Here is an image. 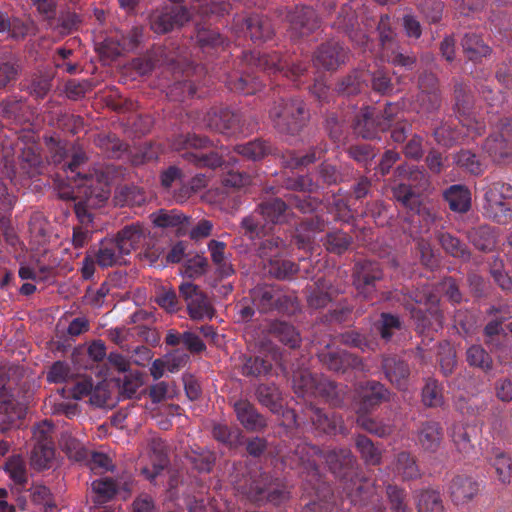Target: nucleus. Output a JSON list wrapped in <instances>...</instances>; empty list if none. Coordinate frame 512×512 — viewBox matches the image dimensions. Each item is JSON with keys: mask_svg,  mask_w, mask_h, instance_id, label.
I'll return each instance as SVG.
<instances>
[{"mask_svg": "<svg viewBox=\"0 0 512 512\" xmlns=\"http://www.w3.org/2000/svg\"><path fill=\"white\" fill-rule=\"evenodd\" d=\"M85 161V153L82 150L74 149L71 160L62 164V169L71 181V191H62L61 197L75 202V212L82 221L86 216L90 220L87 209L101 207L111 193L110 169L106 168L105 172H96L95 175L82 176L80 167Z\"/></svg>", "mask_w": 512, "mask_h": 512, "instance_id": "nucleus-1", "label": "nucleus"}, {"mask_svg": "<svg viewBox=\"0 0 512 512\" xmlns=\"http://www.w3.org/2000/svg\"><path fill=\"white\" fill-rule=\"evenodd\" d=\"M485 215L493 221L506 224L512 220V186L494 183L485 193Z\"/></svg>", "mask_w": 512, "mask_h": 512, "instance_id": "nucleus-2", "label": "nucleus"}, {"mask_svg": "<svg viewBox=\"0 0 512 512\" xmlns=\"http://www.w3.org/2000/svg\"><path fill=\"white\" fill-rule=\"evenodd\" d=\"M116 239L120 245V250L125 255L130 254L136 249H144L145 256L148 257L151 262H154L159 256L158 253L149 250L150 231L146 226L140 223L125 226L118 232Z\"/></svg>", "mask_w": 512, "mask_h": 512, "instance_id": "nucleus-3", "label": "nucleus"}, {"mask_svg": "<svg viewBox=\"0 0 512 512\" xmlns=\"http://www.w3.org/2000/svg\"><path fill=\"white\" fill-rule=\"evenodd\" d=\"M270 117L279 130L294 133L305 119L304 103L300 100L281 102L270 110Z\"/></svg>", "mask_w": 512, "mask_h": 512, "instance_id": "nucleus-4", "label": "nucleus"}, {"mask_svg": "<svg viewBox=\"0 0 512 512\" xmlns=\"http://www.w3.org/2000/svg\"><path fill=\"white\" fill-rule=\"evenodd\" d=\"M190 12L184 7L165 6L150 16V27L157 34H165L187 23Z\"/></svg>", "mask_w": 512, "mask_h": 512, "instance_id": "nucleus-5", "label": "nucleus"}, {"mask_svg": "<svg viewBox=\"0 0 512 512\" xmlns=\"http://www.w3.org/2000/svg\"><path fill=\"white\" fill-rule=\"evenodd\" d=\"M397 110L396 105L389 104L383 114L379 116L375 114L374 109L365 108L356 123L357 133L363 138L375 137L377 131H385L391 126L392 118Z\"/></svg>", "mask_w": 512, "mask_h": 512, "instance_id": "nucleus-6", "label": "nucleus"}, {"mask_svg": "<svg viewBox=\"0 0 512 512\" xmlns=\"http://www.w3.org/2000/svg\"><path fill=\"white\" fill-rule=\"evenodd\" d=\"M179 291L192 319L200 320L212 317V305L197 285L192 282H185L179 287Z\"/></svg>", "mask_w": 512, "mask_h": 512, "instance_id": "nucleus-7", "label": "nucleus"}, {"mask_svg": "<svg viewBox=\"0 0 512 512\" xmlns=\"http://www.w3.org/2000/svg\"><path fill=\"white\" fill-rule=\"evenodd\" d=\"M142 474L149 480L154 479L166 466L165 447L160 439H152L146 453L140 455Z\"/></svg>", "mask_w": 512, "mask_h": 512, "instance_id": "nucleus-8", "label": "nucleus"}, {"mask_svg": "<svg viewBox=\"0 0 512 512\" xmlns=\"http://www.w3.org/2000/svg\"><path fill=\"white\" fill-rule=\"evenodd\" d=\"M382 276L381 270L377 263L366 261L356 266L354 273V284L360 294L365 298H370L374 291L376 280Z\"/></svg>", "mask_w": 512, "mask_h": 512, "instance_id": "nucleus-9", "label": "nucleus"}, {"mask_svg": "<svg viewBox=\"0 0 512 512\" xmlns=\"http://www.w3.org/2000/svg\"><path fill=\"white\" fill-rule=\"evenodd\" d=\"M155 227L177 228L180 234H185L188 227V218L180 211L160 209L150 215Z\"/></svg>", "mask_w": 512, "mask_h": 512, "instance_id": "nucleus-10", "label": "nucleus"}, {"mask_svg": "<svg viewBox=\"0 0 512 512\" xmlns=\"http://www.w3.org/2000/svg\"><path fill=\"white\" fill-rule=\"evenodd\" d=\"M0 418L1 430L4 431L8 426L15 425L26 414V408L23 405L9 399L4 387H0Z\"/></svg>", "mask_w": 512, "mask_h": 512, "instance_id": "nucleus-11", "label": "nucleus"}, {"mask_svg": "<svg viewBox=\"0 0 512 512\" xmlns=\"http://www.w3.org/2000/svg\"><path fill=\"white\" fill-rule=\"evenodd\" d=\"M345 53L337 42H331L322 46L314 57V64L324 69H336L344 62Z\"/></svg>", "mask_w": 512, "mask_h": 512, "instance_id": "nucleus-12", "label": "nucleus"}, {"mask_svg": "<svg viewBox=\"0 0 512 512\" xmlns=\"http://www.w3.org/2000/svg\"><path fill=\"white\" fill-rule=\"evenodd\" d=\"M287 17L291 23V28L298 33L299 36L308 34L317 26L315 12L309 7L296 8V10Z\"/></svg>", "mask_w": 512, "mask_h": 512, "instance_id": "nucleus-13", "label": "nucleus"}, {"mask_svg": "<svg viewBox=\"0 0 512 512\" xmlns=\"http://www.w3.org/2000/svg\"><path fill=\"white\" fill-rule=\"evenodd\" d=\"M478 491L476 482L467 476H457L450 484V494L456 504H463L474 497Z\"/></svg>", "mask_w": 512, "mask_h": 512, "instance_id": "nucleus-14", "label": "nucleus"}, {"mask_svg": "<svg viewBox=\"0 0 512 512\" xmlns=\"http://www.w3.org/2000/svg\"><path fill=\"white\" fill-rule=\"evenodd\" d=\"M125 254L120 250L117 239H105L101 241L96 261L101 267H111L121 264Z\"/></svg>", "mask_w": 512, "mask_h": 512, "instance_id": "nucleus-15", "label": "nucleus"}, {"mask_svg": "<svg viewBox=\"0 0 512 512\" xmlns=\"http://www.w3.org/2000/svg\"><path fill=\"white\" fill-rule=\"evenodd\" d=\"M511 133V126L505 125L501 130V135H492L485 142V149L494 158V160H500L508 157L509 147L508 141Z\"/></svg>", "mask_w": 512, "mask_h": 512, "instance_id": "nucleus-16", "label": "nucleus"}, {"mask_svg": "<svg viewBox=\"0 0 512 512\" xmlns=\"http://www.w3.org/2000/svg\"><path fill=\"white\" fill-rule=\"evenodd\" d=\"M388 391L385 387L377 382L368 383L361 387L359 397L361 398V410L365 411L381 401L387 399Z\"/></svg>", "mask_w": 512, "mask_h": 512, "instance_id": "nucleus-17", "label": "nucleus"}, {"mask_svg": "<svg viewBox=\"0 0 512 512\" xmlns=\"http://www.w3.org/2000/svg\"><path fill=\"white\" fill-rule=\"evenodd\" d=\"M383 368L391 383L396 385L399 389L406 387L409 369L404 362L388 358L384 361Z\"/></svg>", "mask_w": 512, "mask_h": 512, "instance_id": "nucleus-18", "label": "nucleus"}, {"mask_svg": "<svg viewBox=\"0 0 512 512\" xmlns=\"http://www.w3.org/2000/svg\"><path fill=\"white\" fill-rule=\"evenodd\" d=\"M441 439V428L437 423L424 424L418 434V443L424 450L430 452H435L438 449Z\"/></svg>", "mask_w": 512, "mask_h": 512, "instance_id": "nucleus-19", "label": "nucleus"}, {"mask_svg": "<svg viewBox=\"0 0 512 512\" xmlns=\"http://www.w3.org/2000/svg\"><path fill=\"white\" fill-rule=\"evenodd\" d=\"M234 407L239 421L247 429L255 430L264 425L262 417L249 402L241 400L236 402Z\"/></svg>", "mask_w": 512, "mask_h": 512, "instance_id": "nucleus-20", "label": "nucleus"}, {"mask_svg": "<svg viewBox=\"0 0 512 512\" xmlns=\"http://www.w3.org/2000/svg\"><path fill=\"white\" fill-rule=\"evenodd\" d=\"M320 358L330 370L336 372L345 370L348 367H356L358 364V359L345 351L337 353L329 352L327 354L321 353Z\"/></svg>", "mask_w": 512, "mask_h": 512, "instance_id": "nucleus-21", "label": "nucleus"}, {"mask_svg": "<svg viewBox=\"0 0 512 512\" xmlns=\"http://www.w3.org/2000/svg\"><path fill=\"white\" fill-rule=\"evenodd\" d=\"M445 198L449 203L450 208L456 212H465L470 207V193L460 185L451 186L445 192Z\"/></svg>", "mask_w": 512, "mask_h": 512, "instance_id": "nucleus-22", "label": "nucleus"}, {"mask_svg": "<svg viewBox=\"0 0 512 512\" xmlns=\"http://www.w3.org/2000/svg\"><path fill=\"white\" fill-rule=\"evenodd\" d=\"M253 302L265 312L270 310L279 300L278 291L271 286H259L252 292Z\"/></svg>", "mask_w": 512, "mask_h": 512, "instance_id": "nucleus-23", "label": "nucleus"}, {"mask_svg": "<svg viewBox=\"0 0 512 512\" xmlns=\"http://www.w3.org/2000/svg\"><path fill=\"white\" fill-rule=\"evenodd\" d=\"M462 46L470 60L476 61L490 53L488 45L476 34H466L462 40Z\"/></svg>", "mask_w": 512, "mask_h": 512, "instance_id": "nucleus-24", "label": "nucleus"}, {"mask_svg": "<svg viewBox=\"0 0 512 512\" xmlns=\"http://www.w3.org/2000/svg\"><path fill=\"white\" fill-rule=\"evenodd\" d=\"M225 247V243L217 240H211L208 244V249L211 253L213 262L218 266L220 274L227 277L231 275L234 270L231 264L226 261Z\"/></svg>", "mask_w": 512, "mask_h": 512, "instance_id": "nucleus-25", "label": "nucleus"}, {"mask_svg": "<svg viewBox=\"0 0 512 512\" xmlns=\"http://www.w3.org/2000/svg\"><path fill=\"white\" fill-rule=\"evenodd\" d=\"M54 457V448L52 443L35 444L31 453V464L37 469L49 467Z\"/></svg>", "mask_w": 512, "mask_h": 512, "instance_id": "nucleus-26", "label": "nucleus"}, {"mask_svg": "<svg viewBox=\"0 0 512 512\" xmlns=\"http://www.w3.org/2000/svg\"><path fill=\"white\" fill-rule=\"evenodd\" d=\"M5 470L14 484L22 486L27 481L25 462L20 456L11 457L6 463Z\"/></svg>", "mask_w": 512, "mask_h": 512, "instance_id": "nucleus-27", "label": "nucleus"}, {"mask_svg": "<svg viewBox=\"0 0 512 512\" xmlns=\"http://www.w3.org/2000/svg\"><path fill=\"white\" fill-rule=\"evenodd\" d=\"M394 197L401 202L405 207L410 210L417 209V212H420L418 208L419 205V195L416 191H414L410 185L400 184L393 189Z\"/></svg>", "mask_w": 512, "mask_h": 512, "instance_id": "nucleus-28", "label": "nucleus"}, {"mask_svg": "<svg viewBox=\"0 0 512 512\" xmlns=\"http://www.w3.org/2000/svg\"><path fill=\"white\" fill-rule=\"evenodd\" d=\"M417 507L419 512H443L441 497L436 491H424L419 495Z\"/></svg>", "mask_w": 512, "mask_h": 512, "instance_id": "nucleus-29", "label": "nucleus"}, {"mask_svg": "<svg viewBox=\"0 0 512 512\" xmlns=\"http://www.w3.org/2000/svg\"><path fill=\"white\" fill-rule=\"evenodd\" d=\"M260 209L261 214L267 221L278 223L282 221L287 206L281 199H273L263 203Z\"/></svg>", "mask_w": 512, "mask_h": 512, "instance_id": "nucleus-30", "label": "nucleus"}, {"mask_svg": "<svg viewBox=\"0 0 512 512\" xmlns=\"http://www.w3.org/2000/svg\"><path fill=\"white\" fill-rule=\"evenodd\" d=\"M284 246V242L279 237H269L265 239L259 247V255L263 261L275 260L279 257Z\"/></svg>", "mask_w": 512, "mask_h": 512, "instance_id": "nucleus-31", "label": "nucleus"}, {"mask_svg": "<svg viewBox=\"0 0 512 512\" xmlns=\"http://www.w3.org/2000/svg\"><path fill=\"white\" fill-rule=\"evenodd\" d=\"M31 498L34 503L43 505L45 512H57V508L52 501L50 490L40 484L31 487Z\"/></svg>", "mask_w": 512, "mask_h": 512, "instance_id": "nucleus-32", "label": "nucleus"}, {"mask_svg": "<svg viewBox=\"0 0 512 512\" xmlns=\"http://www.w3.org/2000/svg\"><path fill=\"white\" fill-rule=\"evenodd\" d=\"M237 152L247 159L258 160L264 157L269 151V146L264 141H253L237 146Z\"/></svg>", "mask_w": 512, "mask_h": 512, "instance_id": "nucleus-33", "label": "nucleus"}, {"mask_svg": "<svg viewBox=\"0 0 512 512\" xmlns=\"http://www.w3.org/2000/svg\"><path fill=\"white\" fill-rule=\"evenodd\" d=\"M467 361L470 365L489 370L492 360L486 351L479 345H473L467 350Z\"/></svg>", "mask_w": 512, "mask_h": 512, "instance_id": "nucleus-34", "label": "nucleus"}, {"mask_svg": "<svg viewBox=\"0 0 512 512\" xmlns=\"http://www.w3.org/2000/svg\"><path fill=\"white\" fill-rule=\"evenodd\" d=\"M351 243L350 237L341 231L332 232L327 235V250L336 254L346 251Z\"/></svg>", "mask_w": 512, "mask_h": 512, "instance_id": "nucleus-35", "label": "nucleus"}, {"mask_svg": "<svg viewBox=\"0 0 512 512\" xmlns=\"http://www.w3.org/2000/svg\"><path fill=\"white\" fill-rule=\"evenodd\" d=\"M423 403L426 406L437 407L443 403L441 388L436 381L430 380L426 383L422 391Z\"/></svg>", "mask_w": 512, "mask_h": 512, "instance_id": "nucleus-36", "label": "nucleus"}, {"mask_svg": "<svg viewBox=\"0 0 512 512\" xmlns=\"http://www.w3.org/2000/svg\"><path fill=\"white\" fill-rule=\"evenodd\" d=\"M356 447L367 463H379L380 454L369 438L365 436H359L356 440Z\"/></svg>", "mask_w": 512, "mask_h": 512, "instance_id": "nucleus-37", "label": "nucleus"}, {"mask_svg": "<svg viewBox=\"0 0 512 512\" xmlns=\"http://www.w3.org/2000/svg\"><path fill=\"white\" fill-rule=\"evenodd\" d=\"M92 490L97 495V502H105L116 493V485L108 478L97 479L92 482Z\"/></svg>", "mask_w": 512, "mask_h": 512, "instance_id": "nucleus-38", "label": "nucleus"}, {"mask_svg": "<svg viewBox=\"0 0 512 512\" xmlns=\"http://www.w3.org/2000/svg\"><path fill=\"white\" fill-rule=\"evenodd\" d=\"M60 445L67 452L70 458L77 461L82 460L86 456V451L82 444L70 434L62 435Z\"/></svg>", "mask_w": 512, "mask_h": 512, "instance_id": "nucleus-39", "label": "nucleus"}, {"mask_svg": "<svg viewBox=\"0 0 512 512\" xmlns=\"http://www.w3.org/2000/svg\"><path fill=\"white\" fill-rule=\"evenodd\" d=\"M247 29L252 40H265L272 34L267 23L257 17H251L246 21Z\"/></svg>", "mask_w": 512, "mask_h": 512, "instance_id": "nucleus-40", "label": "nucleus"}, {"mask_svg": "<svg viewBox=\"0 0 512 512\" xmlns=\"http://www.w3.org/2000/svg\"><path fill=\"white\" fill-rule=\"evenodd\" d=\"M440 243L442 247L454 257L467 258L468 253L465 245H463L457 238L450 234H441Z\"/></svg>", "mask_w": 512, "mask_h": 512, "instance_id": "nucleus-41", "label": "nucleus"}, {"mask_svg": "<svg viewBox=\"0 0 512 512\" xmlns=\"http://www.w3.org/2000/svg\"><path fill=\"white\" fill-rule=\"evenodd\" d=\"M271 364L259 357L247 358L242 365V373L246 376H259L269 372Z\"/></svg>", "mask_w": 512, "mask_h": 512, "instance_id": "nucleus-42", "label": "nucleus"}, {"mask_svg": "<svg viewBox=\"0 0 512 512\" xmlns=\"http://www.w3.org/2000/svg\"><path fill=\"white\" fill-rule=\"evenodd\" d=\"M397 471L404 478H415L419 475L418 467L408 453L402 452L397 458Z\"/></svg>", "mask_w": 512, "mask_h": 512, "instance_id": "nucleus-43", "label": "nucleus"}, {"mask_svg": "<svg viewBox=\"0 0 512 512\" xmlns=\"http://www.w3.org/2000/svg\"><path fill=\"white\" fill-rule=\"evenodd\" d=\"M231 120L232 116L227 110L220 111L219 114L214 112L213 114L208 115L207 125L211 129L224 133L232 127Z\"/></svg>", "mask_w": 512, "mask_h": 512, "instance_id": "nucleus-44", "label": "nucleus"}, {"mask_svg": "<svg viewBox=\"0 0 512 512\" xmlns=\"http://www.w3.org/2000/svg\"><path fill=\"white\" fill-rule=\"evenodd\" d=\"M324 458L333 472H336L341 467L352 464V457L348 450L330 451Z\"/></svg>", "mask_w": 512, "mask_h": 512, "instance_id": "nucleus-45", "label": "nucleus"}, {"mask_svg": "<svg viewBox=\"0 0 512 512\" xmlns=\"http://www.w3.org/2000/svg\"><path fill=\"white\" fill-rule=\"evenodd\" d=\"M187 157L189 161L194 162L197 166L200 167L216 168L222 164L221 156L215 152H211L209 154H204L202 152L190 153L187 154Z\"/></svg>", "mask_w": 512, "mask_h": 512, "instance_id": "nucleus-46", "label": "nucleus"}, {"mask_svg": "<svg viewBox=\"0 0 512 512\" xmlns=\"http://www.w3.org/2000/svg\"><path fill=\"white\" fill-rule=\"evenodd\" d=\"M455 162L458 166L466 169L472 174H479L482 171V165L476 158L475 154L470 151H462L455 157Z\"/></svg>", "mask_w": 512, "mask_h": 512, "instance_id": "nucleus-47", "label": "nucleus"}, {"mask_svg": "<svg viewBox=\"0 0 512 512\" xmlns=\"http://www.w3.org/2000/svg\"><path fill=\"white\" fill-rule=\"evenodd\" d=\"M296 271L295 265L288 260H270L268 272L276 278H286Z\"/></svg>", "mask_w": 512, "mask_h": 512, "instance_id": "nucleus-48", "label": "nucleus"}, {"mask_svg": "<svg viewBox=\"0 0 512 512\" xmlns=\"http://www.w3.org/2000/svg\"><path fill=\"white\" fill-rule=\"evenodd\" d=\"M381 41L383 45V55L387 58L388 61L400 66H409L414 62L413 58L405 56L401 53L392 52V54L389 55L388 47L391 46V40L388 35H384L383 32H381Z\"/></svg>", "mask_w": 512, "mask_h": 512, "instance_id": "nucleus-49", "label": "nucleus"}, {"mask_svg": "<svg viewBox=\"0 0 512 512\" xmlns=\"http://www.w3.org/2000/svg\"><path fill=\"white\" fill-rule=\"evenodd\" d=\"M257 395L259 401L263 405L269 407L272 411H276L280 407L278 404L279 394L276 388L260 386L257 390Z\"/></svg>", "mask_w": 512, "mask_h": 512, "instance_id": "nucleus-50", "label": "nucleus"}, {"mask_svg": "<svg viewBox=\"0 0 512 512\" xmlns=\"http://www.w3.org/2000/svg\"><path fill=\"white\" fill-rule=\"evenodd\" d=\"M22 160L25 163L23 169L27 170L29 175L40 173L41 158L32 147L23 150Z\"/></svg>", "mask_w": 512, "mask_h": 512, "instance_id": "nucleus-51", "label": "nucleus"}, {"mask_svg": "<svg viewBox=\"0 0 512 512\" xmlns=\"http://www.w3.org/2000/svg\"><path fill=\"white\" fill-rule=\"evenodd\" d=\"M207 264L206 258L196 255L186 262L184 275L189 278L198 277L205 273Z\"/></svg>", "mask_w": 512, "mask_h": 512, "instance_id": "nucleus-52", "label": "nucleus"}, {"mask_svg": "<svg viewBox=\"0 0 512 512\" xmlns=\"http://www.w3.org/2000/svg\"><path fill=\"white\" fill-rule=\"evenodd\" d=\"M495 467L498 479L502 483H506L510 480L511 476V464L510 459L503 453H498L492 463Z\"/></svg>", "mask_w": 512, "mask_h": 512, "instance_id": "nucleus-53", "label": "nucleus"}, {"mask_svg": "<svg viewBox=\"0 0 512 512\" xmlns=\"http://www.w3.org/2000/svg\"><path fill=\"white\" fill-rule=\"evenodd\" d=\"M70 367L66 362L57 361L50 368L47 379L49 382L61 383L70 377Z\"/></svg>", "mask_w": 512, "mask_h": 512, "instance_id": "nucleus-54", "label": "nucleus"}, {"mask_svg": "<svg viewBox=\"0 0 512 512\" xmlns=\"http://www.w3.org/2000/svg\"><path fill=\"white\" fill-rule=\"evenodd\" d=\"M53 426L48 421L37 424L33 430V439L35 444L52 443Z\"/></svg>", "mask_w": 512, "mask_h": 512, "instance_id": "nucleus-55", "label": "nucleus"}, {"mask_svg": "<svg viewBox=\"0 0 512 512\" xmlns=\"http://www.w3.org/2000/svg\"><path fill=\"white\" fill-rule=\"evenodd\" d=\"M279 340L290 347H296L300 342V336L294 327L288 324H280L278 330Z\"/></svg>", "mask_w": 512, "mask_h": 512, "instance_id": "nucleus-56", "label": "nucleus"}, {"mask_svg": "<svg viewBox=\"0 0 512 512\" xmlns=\"http://www.w3.org/2000/svg\"><path fill=\"white\" fill-rule=\"evenodd\" d=\"M142 384L143 381L140 375L133 373L126 374L122 382V392L126 397L130 398L137 392Z\"/></svg>", "mask_w": 512, "mask_h": 512, "instance_id": "nucleus-57", "label": "nucleus"}, {"mask_svg": "<svg viewBox=\"0 0 512 512\" xmlns=\"http://www.w3.org/2000/svg\"><path fill=\"white\" fill-rule=\"evenodd\" d=\"M400 328V321L397 317L390 314H382L381 336L385 340H389L394 329Z\"/></svg>", "mask_w": 512, "mask_h": 512, "instance_id": "nucleus-58", "label": "nucleus"}, {"mask_svg": "<svg viewBox=\"0 0 512 512\" xmlns=\"http://www.w3.org/2000/svg\"><path fill=\"white\" fill-rule=\"evenodd\" d=\"M157 303L168 312L177 309V297L173 290H163L156 298Z\"/></svg>", "mask_w": 512, "mask_h": 512, "instance_id": "nucleus-59", "label": "nucleus"}, {"mask_svg": "<svg viewBox=\"0 0 512 512\" xmlns=\"http://www.w3.org/2000/svg\"><path fill=\"white\" fill-rule=\"evenodd\" d=\"M258 66L268 71H282L284 65L278 55H262L258 58Z\"/></svg>", "mask_w": 512, "mask_h": 512, "instance_id": "nucleus-60", "label": "nucleus"}, {"mask_svg": "<svg viewBox=\"0 0 512 512\" xmlns=\"http://www.w3.org/2000/svg\"><path fill=\"white\" fill-rule=\"evenodd\" d=\"M17 76V68L10 63H0V88H5L14 81Z\"/></svg>", "mask_w": 512, "mask_h": 512, "instance_id": "nucleus-61", "label": "nucleus"}, {"mask_svg": "<svg viewBox=\"0 0 512 512\" xmlns=\"http://www.w3.org/2000/svg\"><path fill=\"white\" fill-rule=\"evenodd\" d=\"M213 224L209 220L199 221L190 231L191 239L199 240L208 237L211 234Z\"/></svg>", "mask_w": 512, "mask_h": 512, "instance_id": "nucleus-62", "label": "nucleus"}, {"mask_svg": "<svg viewBox=\"0 0 512 512\" xmlns=\"http://www.w3.org/2000/svg\"><path fill=\"white\" fill-rule=\"evenodd\" d=\"M111 467V460L108 456L103 453H95L92 455L90 461V468L95 473H99L100 470H109Z\"/></svg>", "mask_w": 512, "mask_h": 512, "instance_id": "nucleus-63", "label": "nucleus"}, {"mask_svg": "<svg viewBox=\"0 0 512 512\" xmlns=\"http://www.w3.org/2000/svg\"><path fill=\"white\" fill-rule=\"evenodd\" d=\"M87 353L95 362L101 361L106 356V347L101 340L93 341L87 348Z\"/></svg>", "mask_w": 512, "mask_h": 512, "instance_id": "nucleus-64", "label": "nucleus"}]
</instances>
